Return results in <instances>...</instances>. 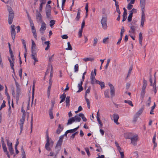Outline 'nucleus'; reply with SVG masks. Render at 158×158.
Segmentation results:
<instances>
[{
	"instance_id": "f257e3e1",
	"label": "nucleus",
	"mask_w": 158,
	"mask_h": 158,
	"mask_svg": "<svg viewBox=\"0 0 158 158\" xmlns=\"http://www.w3.org/2000/svg\"><path fill=\"white\" fill-rule=\"evenodd\" d=\"M126 139H130L131 140V143L132 145L136 146L137 144V141L138 140V136L136 135H134L131 133H128L127 134V136L126 137Z\"/></svg>"
},
{
	"instance_id": "f03ea898",
	"label": "nucleus",
	"mask_w": 158,
	"mask_h": 158,
	"mask_svg": "<svg viewBox=\"0 0 158 158\" xmlns=\"http://www.w3.org/2000/svg\"><path fill=\"white\" fill-rule=\"evenodd\" d=\"M107 17L106 16L102 17L101 21V23L102 25V27L104 29L106 30L107 29Z\"/></svg>"
},
{
	"instance_id": "7ed1b4c3",
	"label": "nucleus",
	"mask_w": 158,
	"mask_h": 158,
	"mask_svg": "<svg viewBox=\"0 0 158 158\" xmlns=\"http://www.w3.org/2000/svg\"><path fill=\"white\" fill-rule=\"evenodd\" d=\"M15 26L14 25H12L11 26V35L13 42L15 41V37L16 33L15 31Z\"/></svg>"
},
{
	"instance_id": "20e7f679",
	"label": "nucleus",
	"mask_w": 158,
	"mask_h": 158,
	"mask_svg": "<svg viewBox=\"0 0 158 158\" xmlns=\"http://www.w3.org/2000/svg\"><path fill=\"white\" fill-rule=\"evenodd\" d=\"M36 18L38 23L44 22L42 20V17L40 12L37 10L36 12Z\"/></svg>"
},
{
	"instance_id": "39448f33",
	"label": "nucleus",
	"mask_w": 158,
	"mask_h": 158,
	"mask_svg": "<svg viewBox=\"0 0 158 158\" xmlns=\"http://www.w3.org/2000/svg\"><path fill=\"white\" fill-rule=\"evenodd\" d=\"M14 17V12L10 11L9 13L8 22L9 24H11L13 22V19Z\"/></svg>"
},
{
	"instance_id": "423d86ee",
	"label": "nucleus",
	"mask_w": 158,
	"mask_h": 158,
	"mask_svg": "<svg viewBox=\"0 0 158 158\" xmlns=\"http://www.w3.org/2000/svg\"><path fill=\"white\" fill-rule=\"evenodd\" d=\"M1 142L2 144V147L3 150L4 152H6V154L7 155V156L8 157H9V152L7 151V148L6 146V144L5 143L4 139L2 137L1 138Z\"/></svg>"
},
{
	"instance_id": "0eeeda50",
	"label": "nucleus",
	"mask_w": 158,
	"mask_h": 158,
	"mask_svg": "<svg viewBox=\"0 0 158 158\" xmlns=\"http://www.w3.org/2000/svg\"><path fill=\"white\" fill-rule=\"evenodd\" d=\"M6 140L9 151L11 154L12 155L14 153V150L12 148V143L11 142H9V140L8 139H6Z\"/></svg>"
},
{
	"instance_id": "6e6552de",
	"label": "nucleus",
	"mask_w": 158,
	"mask_h": 158,
	"mask_svg": "<svg viewBox=\"0 0 158 158\" xmlns=\"http://www.w3.org/2000/svg\"><path fill=\"white\" fill-rule=\"evenodd\" d=\"M46 28V24L44 22L41 23V27L40 29V31L42 35H43Z\"/></svg>"
},
{
	"instance_id": "1a4fd4ad",
	"label": "nucleus",
	"mask_w": 158,
	"mask_h": 158,
	"mask_svg": "<svg viewBox=\"0 0 158 158\" xmlns=\"http://www.w3.org/2000/svg\"><path fill=\"white\" fill-rule=\"evenodd\" d=\"M108 85L110 87V97L111 98H112L115 95L114 88L113 85L111 83H109Z\"/></svg>"
},
{
	"instance_id": "9d476101",
	"label": "nucleus",
	"mask_w": 158,
	"mask_h": 158,
	"mask_svg": "<svg viewBox=\"0 0 158 158\" xmlns=\"http://www.w3.org/2000/svg\"><path fill=\"white\" fill-rule=\"evenodd\" d=\"M143 109H144L143 107L141 108L135 114L134 116L135 119V121H136L137 118L139 117L140 114H142Z\"/></svg>"
},
{
	"instance_id": "9b49d317",
	"label": "nucleus",
	"mask_w": 158,
	"mask_h": 158,
	"mask_svg": "<svg viewBox=\"0 0 158 158\" xmlns=\"http://www.w3.org/2000/svg\"><path fill=\"white\" fill-rule=\"evenodd\" d=\"M136 22V21H135L134 22L133 21L132 22L131 24L134 25H132L131 26L130 28L131 30V31H129V32L130 33L131 32L132 33H134L135 32V28L137 27V25L136 24H135Z\"/></svg>"
},
{
	"instance_id": "f8f14e48",
	"label": "nucleus",
	"mask_w": 158,
	"mask_h": 158,
	"mask_svg": "<svg viewBox=\"0 0 158 158\" xmlns=\"http://www.w3.org/2000/svg\"><path fill=\"white\" fill-rule=\"evenodd\" d=\"M90 78L91 84L92 85L95 84L97 80L96 79L95 77L94 76L93 71H92L91 73Z\"/></svg>"
},
{
	"instance_id": "ddd939ff",
	"label": "nucleus",
	"mask_w": 158,
	"mask_h": 158,
	"mask_svg": "<svg viewBox=\"0 0 158 158\" xmlns=\"http://www.w3.org/2000/svg\"><path fill=\"white\" fill-rule=\"evenodd\" d=\"M63 126L61 125L60 124H59L58 125V127L56 131V133L57 134H59L63 131Z\"/></svg>"
},
{
	"instance_id": "4468645a",
	"label": "nucleus",
	"mask_w": 158,
	"mask_h": 158,
	"mask_svg": "<svg viewBox=\"0 0 158 158\" xmlns=\"http://www.w3.org/2000/svg\"><path fill=\"white\" fill-rule=\"evenodd\" d=\"M46 143L45 145V148L46 150L48 151H50L51 150V148L49 147L50 145V140L49 139H46Z\"/></svg>"
},
{
	"instance_id": "2eb2a0df",
	"label": "nucleus",
	"mask_w": 158,
	"mask_h": 158,
	"mask_svg": "<svg viewBox=\"0 0 158 158\" xmlns=\"http://www.w3.org/2000/svg\"><path fill=\"white\" fill-rule=\"evenodd\" d=\"M119 115L117 114H114L113 115V118L114 122L117 124H118L119 123H118V121L119 119Z\"/></svg>"
},
{
	"instance_id": "dca6fc26",
	"label": "nucleus",
	"mask_w": 158,
	"mask_h": 158,
	"mask_svg": "<svg viewBox=\"0 0 158 158\" xmlns=\"http://www.w3.org/2000/svg\"><path fill=\"white\" fill-rule=\"evenodd\" d=\"M16 100L18 101L19 97V94L20 92V87L16 88Z\"/></svg>"
},
{
	"instance_id": "f3484780",
	"label": "nucleus",
	"mask_w": 158,
	"mask_h": 158,
	"mask_svg": "<svg viewBox=\"0 0 158 158\" xmlns=\"http://www.w3.org/2000/svg\"><path fill=\"white\" fill-rule=\"evenodd\" d=\"M31 28L33 35L34 36V37L36 39L37 37V35L34 26H32L31 27Z\"/></svg>"
},
{
	"instance_id": "a211bd4d",
	"label": "nucleus",
	"mask_w": 158,
	"mask_h": 158,
	"mask_svg": "<svg viewBox=\"0 0 158 158\" xmlns=\"http://www.w3.org/2000/svg\"><path fill=\"white\" fill-rule=\"evenodd\" d=\"M75 121V119L74 117H72L69 119L67 125H68L71 124Z\"/></svg>"
},
{
	"instance_id": "6ab92c4d",
	"label": "nucleus",
	"mask_w": 158,
	"mask_h": 158,
	"mask_svg": "<svg viewBox=\"0 0 158 158\" xmlns=\"http://www.w3.org/2000/svg\"><path fill=\"white\" fill-rule=\"evenodd\" d=\"M145 21V15H141V26L143 27L144 23Z\"/></svg>"
},
{
	"instance_id": "aec40b11",
	"label": "nucleus",
	"mask_w": 158,
	"mask_h": 158,
	"mask_svg": "<svg viewBox=\"0 0 158 158\" xmlns=\"http://www.w3.org/2000/svg\"><path fill=\"white\" fill-rule=\"evenodd\" d=\"M10 57L12 60H11V59H10L9 57H8V60H9L10 64V63H12L13 64H14V61L15 60L14 56L13 55V54L10 55Z\"/></svg>"
},
{
	"instance_id": "412c9836",
	"label": "nucleus",
	"mask_w": 158,
	"mask_h": 158,
	"mask_svg": "<svg viewBox=\"0 0 158 158\" xmlns=\"http://www.w3.org/2000/svg\"><path fill=\"white\" fill-rule=\"evenodd\" d=\"M74 118L76 122H80L81 121V118L79 114H76Z\"/></svg>"
},
{
	"instance_id": "4be33fe9",
	"label": "nucleus",
	"mask_w": 158,
	"mask_h": 158,
	"mask_svg": "<svg viewBox=\"0 0 158 158\" xmlns=\"http://www.w3.org/2000/svg\"><path fill=\"white\" fill-rule=\"evenodd\" d=\"M65 102L66 106H69L70 105V97L67 96L66 98Z\"/></svg>"
},
{
	"instance_id": "5701e85b",
	"label": "nucleus",
	"mask_w": 158,
	"mask_h": 158,
	"mask_svg": "<svg viewBox=\"0 0 158 158\" xmlns=\"http://www.w3.org/2000/svg\"><path fill=\"white\" fill-rule=\"evenodd\" d=\"M43 44H46L47 45V47L45 48V50L47 51L50 48V42L49 41H47L45 42L44 43H43Z\"/></svg>"
},
{
	"instance_id": "b1692460",
	"label": "nucleus",
	"mask_w": 158,
	"mask_h": 158,
	"mask_svg": "<svg viewBox=\"0 0 158 158\" xmlns=\"http://www.w3.org/2000/svg\"><path fill=\"white\" fill-rule=\"evenodd\" d=\"M147 85V82L146 80H145L144 79L143 81V85L142 86V89H145L146 86Z\"/></svg>"
},
{
	"instance_id": "393cba45",
	"label": "nucleus",
	"mask_w": 158,
	"mask_h": 158,
	"mask_svg": "<svg viewBox=\"0 0 158 158\" xmlns=\"http://www.w3.org/2000/svg\"><path fill=\"white\" fill-rule=\"evenodd\" d=\"M61 149V147H58L56 146L55 148V151L56 152V154L55 156H56L57 154L59 153V152L60 151Z\"/></svg>"
},
{
	"instance_id": "a878e982",
	"label": "nucleus",
	"mask_w": 158,
	"mask_h": 158,
	"mask_svg": "<svg viewBox=\"0 0 158 158\" xmlns=\"http://www.w3.org/2000/svg\"><path fill=\"white\" fill-rule=\"evenodd\" d=\"M47 18L49 19H51L52 16L51 15V11L46 12Z\"/></svg>"
},
{
	"instance_id": "bb28decb",
	"label": "nucleus",
	"mask_w": 158,
	"mask_h": 158,
	"mask_svg": "<svg viewBox=\"0 0 158 158\" xmlns=\"http://www.w3.org/2000/svg\"><path fill=\"white\" fill-rule=\"evenodd\" d=\"M25 119V114H23L22 118L20 119V123H24V121Z\"/></svg>"
},
{
	"instance_id": "cd10ccee",
	"label": "nucleus",
	"mask_w": 158,
	"mask_h": 158,
	"mask_svg": "<svg viewBox=\"0 0 158 158\" xmlns=\"http://www.w3.org/2000/svg\"><path fill=\"white\" fill-rule=\"evenodd\" d=\"M80 117H81L83 121L86 122L87 120V119L85 117L84 114L82 113H80L79 114Z\"/></svg>"
},
{
	"instance_id": "c85d7f7f",
	"label": "nucleus",
	"mask_w": 158,
	"mask_h": 158,
	"mask_svg": "<svg viewBox=\"0 0 158 158\" xmlns=\"http://www.w3.org/2000/svg\"><path fill=\"white\" fill-rule=\"evenodd\" d=\"M80 10H79L77 11V16H76V18H75V20L77 21H78L79 20V19L80 18Z\"/></svg>"
},
{
	"instance_id": "c756f323",
	"label": "nucleus",
	"mask_w": 158,
	"mask_h": 158,
	"mask_svg": "<svg viewBox=\"0 0 158 158\" xmlns=\"http://www.w3.org/2000/svg\"><path fill=\"white\" fill-rule=\"evenodd\" d=\"M51 7L50 5L47 4L46 7V12L51 11Z\"/></svg>"
},
{
	"instance_id": "7c9ffc66",
	"label": "nucleus",
	"mask_w": 158,
	"mask_h": 158,
	"mask_svg": "<svg viewBox=\"0 0 158 158\" xmlns=\"http://www.w3.org/2000/svg\"><path fill=\"white\" fill-rule=\"evenodd\" d=\"M79 126H78L77 127L73 129H70L69 130V133H73L74 132H75L77 130V129L79 128Z\"/></svg>"
},
{
	"instance_id": "2f4dec72",
	"label": "nucleus",
	"mask_w": 158,
	"mask_h": 158,
	"mask_svg": "<svg viewBox=\"0 0 158 158\" xmlns=\"http://www.w3.org/2000/svg\"><path fill=\"white\" fill-rule=\"evenodd\" d=\"M127 12H125V11L124 12L123 15V18L122 21L124 22L127 19Z\"/></svg>"
},
{
	"instance_id": "473e14b6",
	"label": "nucleus",
	"mask_w": 158,
	"mask_h": 158,
	"mask_svg": "<svg viewBox=\"0 0 158 158\" xmlns=\"http://www.w3.org/2000/svg\"><path fill=\"white\" fill-rule=\"evenodd\" d=\"M83 60L85 62L88 61H92L94 60V58H85L83 59Z\"/></svg>"
},
{
	"instance_id": "72a5a7b5",
	"label": "nucleus",
	"mask_w": 158,
	"mask_h": 158,
	"mask_svg": "<svg viewBox=\"0 0 158 158\" xmlns=\"http://www.w3.org/2000/svg\"><path fill=\"white\" fill-rule=\"evenodd\" d=\"M145 94V89H142V90L141 93V97L143 98L144 97Z\"/></svg>"
},
{
	"instance_id": "f704fd0d",
	"label": "nucleus",
	"mask_w": 158,
	"mask_h": 158,
	"mask_svg": "<svg viewBox=\"0 0 158 158\" xmlns=\"http://www.w3.org/2000/svg\"><path fill=\"white\" fill-rule=\"evenodd\" d=\"M68 44V48L65 49L66 50H72V46L71 45V44L69 42H68L67 43Z\"/></svg>"
},
{
	"instance_id": "c9c22d12",
	"label": "nucleus",
	"mask_w": 158,
	"mask_h": 158,
	"mask_svg": "<svg viewBox=\"0 0 158 158\" xmlns=\"http://www.w3.org/2000/svg\"><path fill=\"white\" fill-rule=\"evenodd\" d=\"M142 10V15H145L144 13L145 6H140Z\"/></svg>"
},
{
	"instance_id": "e433bc0d",
	"label": "nucleus",
	"mask_w": 158,
	"mask_h": 158,
	"mask_svg": "<svg viewBox=\"0 0 158 158\" xmlns=\"http://www.w3.org/2000/svg\"><path fill=\"white\" fill-rule=\"evenodd\" d=\"M78 87L79 89L77 91V92H80L82 91L83 89V88L82 86V85H79V84H78Z\"/></svg>"
},
{
	"instance_id": "4c0bfd02",
	"label": "nucleus",
	"mask_w": 158,
	"mask_h": 158,
	"mask_svg": "<svg viewBox=\"0 0 158 158\" xmlns=\"http://www.w3.org/2000/svg\"><path fill=\"white\" fill-rule=\"evenodd\" d=\"M36 52H34V53H31V58L34 60H36L37 58L36 57Z\"/></svg>"
},
{
	"instance_id": "58836bf2",
	"label": "nucleus",
	"mask_w": 158,
	"mask_h": 158,
	"mask_svg": "<svg viewBox=\"0 0 158 158\" xmlns=\"http://www.w3.org/2000/svg\"><path fill=\"white\" fill-rule=\"evenodd\" d=\"M62 142L63 141H61V140H59L57 142V143L56 146H57L58 147H61V145L62 144Z\"/></svg>"
},
{
	"instance_id": "ea45409f",
	"label": "nucleus",
	"mask_w": 158,
	"mask_h": 158,
	"mask_svg": "<svg viewBox=\"0 0 158 158\" xmlns=\"http://www.w3.org/2000/svg\"><path fill=\"white\" fill-rule=\"evenodd\" d=\"M133 15L132 13H130L127 18V20L128 22H131L132 20V17Z\"/></svg>"
},
{
	"instance_id": "a19ab883",
	"label": "nucleus",
	"mask_w": 158,
	"mask_h": 158,
	"mask_svg": "<svg viewBox=\"0 0 158 158\" xmlns=\"http://www.w3.org/2000/svg\"><path fill=\"white\" fill-rule=\"evenodd\" d=\"M124 102L125 103H127L129 105L131 106H133V105L132 104V102L131 101L125 100L124 101Z\"/></svg>"
},
{
	"instance_id": "79ce46f5",
	"label": "nucleus",
	"mask_w": 158,
	"mask_h": 158,
	"mask_svg": "<svg viewBox=\"0 0 158 158\" xmlns=\"http://www.w3.org/2000/svg\"><path fill=\"white\" fill-rule=\"evenodd\" d=\"M105 97L107 98H109V92L108 90H106L104 92Z\"/></svg>"
},
{
	"instance_id": "37998d69",
	"label": "nucleus",
	"mask_w": 158,
	"mask_h": 158,
	"mask_svg": "<svg viewBox=\"0 0 158 158\" xmlns=\"http://www.w3.org/2000/svg\"><path fill=\"white\" fill-rule=\"evenodd\" d=\"M23 124L24 123H19V126H20V133H19V134L20 135L21 134V132L23 129Z\"/></svg>"
},
{
	"instance_id": "c03bdc74",
	"label": "nucleus",
	"mask_w": 158,
	"mask_h": 158,
	"mask_svg": "<svg viewBox=\"0 0 158 158\" xmlns=\"http://www.w3.org/2000/svg\"><path fill=\"white\" fill-rule=\"evenodd\" d=\"M79 66L78 64H76L74 66V72H77L78 71Z\"/></svg>"
},
{
	"instance_id": "a18cd8bd",
	"label": "nucleus",
	"mask_w": 158,
	"mask_h": 158,
	"mask_svg": "<svg viewBox=\"0 0 158 158\" xmlns=\"http://www.w3.org/2000/svg\"><path fill=\"white\" fill-rule=\"evenodd\" d=\"M151 98L150 97H149L147 101V105L148 106H149L150 105V104L151 103Z\"/></svg>"
},
{
	"instance_id": "49530a36",
	"label": "nucleus",
	"mask_w": 158,
	"mask_h": 158,
	"mask_svg": "<svg viewBox=\"0 0 158 158\" xmlns=\"http://www.w3.org/2000/svg\"><path fill=\"white\" fill-rule=\"evenodd\" d=\"M49 115L50 116V118L51 119H52L54 118V116L53 115V112L51 111V110H50V111H49Z\"/></svg>"
},
{
	"instance_id": "de8ad7c7",
	"label": "nucleus",
	"mask_w": 158,
	"mask_h": 158,
	"mask_svg": "<svg viewBox=\"0 0 158 158\" xmlns=\"http://www.w3.org/2000/svg\"><path fill=\"white\" fill-rule=\"evenodd\" d=\"M140 6H145V0H140Z\"/></svg>"
},
{
	"instance_id": "09e8293b",
	"label": "nucleus",
	"mask_w": 158,
	"mask_h": 158,
	"mask_svg": "<svg viewBox=\"0 0 158 158\" xmlns=\"http://www.w3.org/2000/svg\"><path fill=\"white\" fill-rule=\"evenodd\" d=\"M132 68L133 67L132 66L130 67L129 69L128 75L127 76V77H128L129 76V75L131 74V72L132 69Z\"/></svg>"
},
{
	"instance_id": "8fccbe9b",
	"label": "nucleus",
	"mask_w": 158,
	"mask_h": 158,
	"mask_svg": "<svg viewBox=\"0 0 158 158\" xmlns=\"http://www.w3.org/2000/svg\"><path fill=\"white\" fill-rule=\"evenodd\" d=\"M98 39L96 37L95 38L94 40V44H93L94 46H96V45L98 42Z\"/></svg>"
},
{
	"instance_id": "3c124183",
	"label": "nucleus",
	"mask_w": 158,
	"mask_h": 158,
	"mask_svg": "<svg viewBox=\"0 0 158 158\" xmlns=\"http://www.w3.org/2000/svg\"><path fill=\"white\" fill-rule=\"evenodd\" d=\"M36 46H33L31 47V53H34V52H36Z\"/></svg>"
},
{
	"instance_id": "603ef678",
	"label": "nucleus",
	"mask_w": 158,
	"mask_h": 158,
	"mask_svg": "<svg viewBox=\"0 0 158 158\" xmlns=\"http://www.w3.org/2000/svg\"><path fill=\"white\" fill-rule=\"evenodd\" d=\"M21 151L22 152V156H26L25 152L23 148V146H22L21 148Z\"/></svg>"
},
{
	"instance_id": "864d4df0",
	"label": "nucleus",
	"mask_w": 158,
	"mask_h": 158,
	"mask_svg": "<svg viewBox=\"0 0 158 158\" xmlns=\"http://www.w3.org/2000/svg\"><path fill=\"white\" fill-rule=\"evenodd\" d=\"M51 87V86L50 85L48 87V90H47V94H48V97H49V95H50V91Z\"/></svg>"
},
{
	"instance_id": "5fc2aeb1",
	"label": "nucleus",
	"mask_w": 158,
	"mask_h": 158,
	"mask_svg": "<svg viewBox=\"0 0 158 158\" xmlns=\"http://www.w3.org/2000/svg\"><path fill=\"white\" fill-rule=\"evenodd\" d=\"M50 26L52 28V26L55 24V21L54 20H51L50 21Z\"/></svg>"
},
{
	"instance_id": "6e6d98bb",
	"label": "nucleus",
	"mask_w": 158,
	"mask_h": 158,
	"mask_svg": "<svg viewBox=\"0 0 158 158\" xmlns=\"http://www.w3.org/2000/svg\"><path fill=\"white\" fill-rule=\"evenodd\" d=\"M83 29H81L78 32L79 37L81 38L82 36Z\"/></svg>"
},
{
	"instance_id": "4d7b16f0",
	"label": "nucleus",
	"mask_w": 158,
	"mask_h": 158,
	"mask_svg": "<svg viewBox=\"0 0 158 158\" xmlns=\"http://www.w3.org/2000/svg\"><path fill=\"white\" fill-rule=\"evenodd\" d=\"M133 7V5H132L131 3H129L127 5V8L128 10H130Z\"/></svg>"
},
{
	"instance_id": "13d9d810",
	"label": "nucleus",
	"mask_w": 158,
	"mask_h": 158,
	"mask_svg": "<svg viewBox=\"0 0 158 158\" xmlns=\"http://www.w3.org/2000/svg\"><path fill=\"white\" fill-rule=\"evenodd\" d=\"M66 98V94L65 93H64L63 94L61 95L60 96V98L61 99H65Z\"/></svg>"
},
{
	"instance_id": "bf43d9fd",
	"label": "nucleus",
	"mask_w": 158,
	"mask_h": 158,
	"mask_svg": "<svg viewBox=\"0 0 158 158\" xmlns=\"http://www.w3.org/2000/svg\"><path fill=\"white\" fill-rule=\"evenodd\" d=\"M9 109H8V115H9V117H10V116L11 113V106H10V104H9Z\"/></svg>"
},
{
	"instance_id": "052dcab7",
	"label": "nucleus",
	"mask_w": 158,
	"mask_h": 158,
	"mask_svg": "<svg viewBox=\"0 0 158 158\" xmlns=\"http://www.w3.org/2000/svg\"><path fill=\"white\" fill-rule=\"evenodd\" d=\"M102 89H103L105 87V83L103 82H101L100 84H99Z\"/></svg>"
},
{
	"instance_id": "680f3d73",
	"label": "nucleus",
	"mask_w": 158,
	"mask_h": 158,
	"mask_svg": "<svg viewBox=\"0 0 158 158\" xmlns=\"http://www.w3.org/2000/svg\"><path fill=\"white\" fill-rule=\"evenodd\" d=\"M137 12V10L134 8H133L130 11V13H132L133 15V13H136Z\"/></svg>"
},
{
	"instance_id": "e2e57ef3",
	"label": "nucleus",
	"mask_w": 158,
	"mask_h": 158,
	"mask_svg": "<svg viewBox=\"0 0 158 158\" xmlns=\"http://www.w3.org/2000/svg\"><path fill=\"white\" fill-rule=\"evenodd\" d=\"M5 93L7 97V98L8 101V103H9V104H10V97L9 96V94L7 92L6 93Z\"/></svg>"
},
{
	"instance_id": "0e129e2a",
	"label": "nucleus",
	"mask_w": 158,
	"mask_h": 158,
	"mask_svg": "<svg viewBox=\"0 0 158 158\" xmlns=\"http://www.w3.org/2000/svg\"><path fill=\"white\" fill-rule=\"evenodd\" d=\"M10 66L11 67V69L13 70V73H15V69L14 68V64H13L12 63H10Z\"/></svg>"
},
{
	"instance_id": "69168bd1",
	"label": "nucleus",
	"mask_w": 158,
	"mask_h": 158,
	"mask_svg": "<svg viewBox=\"0 0 158 158\" xmlns=\"http://www.w3.org/2000/svg\"><path fill=\"white\" fill-rule=\"evenodd\" d=\"M115 145H116V147H117V148H118V150H119V149L120 150H121V148H120V147L119 146V144H118V143L117 142H115Z\"/></svg>"
},
{
	"instance_id": "338daca9",
	"label": "nucleus",
	"mask_w": 158,
	"mask_h": 158,
	"mask_svg": "<svg viewBox=\"0 0 158 158\" xmlns=\"http://www.w3.org/2000/svg\"><path fill=\"white\" fill-rule=\"evenodd\" d=\"M120 152V155H121V158H124V153L123 152H121L120 151V150L119 149V150H118Z\"/></svg>"
},
{
	"instance_id": "774afa93",
	"label": "nucleus",
	"mask_w": 158,
	"mask_h": 158,
	"mask_svg": "<svg viewBox=\"0 0 158 158\" xmlns=\"http://www.w3.org/2000/svg\"><path fill=\"white\" fill-rule=\"evenodd\" d=\"M85 151L87 153V155L88 156H89L90 155V153L89 152V148H85Z\"/></svg>"
}]
</instances>
